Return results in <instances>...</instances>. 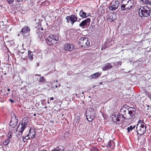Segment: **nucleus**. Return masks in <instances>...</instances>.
Listing matches in <instances>:
<instances>
[{"instance_id":"c756f323","label":"nucleus","mask_w":151,"mask_h":151,"mask_svg":"<svg viewBox=\"0 0 151 151\" xmlns=\"http://www.w3.org/2000/svg\"><path fill=\"white\" fill-rule=\"evenodd\" d=\"M10 4H12L14 0H6Z\"/></svg>"},{"instance_id":"58836bf2","label":"nucleus","mask_w":151,"mask_h":151,"mask_svg":"<svg viewBox=\"0 0 151 151\" xmlns=\"http://www.w3.org/2000/svg\"><path fill=\"white\" fill-rule=\"evenodd\" d=\"M50 100H53V99H54V98H53V97H51V98H50Z\"/></svg>"},{"instance_id":"603ef678","label":"nucleus","mask_w":151,"mask_h":151,"mask_svg":"<svg viewBox=\"0 0 151 151\" xmlns=\"http://www.w3.org/2000/svg\"><path fill=\"white\" fill-rule=\"evenodd\" d=\"M4 74H5V75H6V73H4Z\"/></svg>"},{"instance_id":"cd10ccee","label":"nucleus","mask_w":151,"mask_h":151,"mask_svg":"<svg viewBox=\"0 0 151 151\" xmlns=\"http://www.w3.org/2000/svg\"><path fill=\"white\" fill-rule=\"evenodd\" d=\"M135 126H134L132 127V126H130L129 127H128L127 129L128 132H129L130 131H132L133 129L134 128Z\"/></svg>"},{"instance_id":"8fccbe9b","label":"nucleus","mask_w":151,"mask_h":151,"mask_svg":"<svg viewBox=\"0 0 151 151\" xmlns=\"http://www.w3.org/2000/svg\"><path fill=\"white\" fill-rule=\"evenodd\" d=\"M8 93H6V95H8Z\"/></svg>"},{"instance_id":"393cba45","label":"nucleus","mask_w":151,"mask_h":151,"mask_svg":"<svg viewBox=\"0 0 151 151\" xmlns=\"http://www.w3.org/2000/svg\"><path fill=\"white\" fill-rule=\"evenodd\" d=\"M22 140L24 142H25L27 140L29 139H31V137H30L29 135L28 134L27 135L25 136L22 137Z\"/></svg>"},{"instance_id":"f257e3e1","label":"nucleus","mask_w":151,"mask_h":151,"mask_svg":"<svg viewBox=\"0 0 151 151\" xmlns=\"http://www.w3.org/2000/svg\"><path fill=\"white\" fill-rule=\"evenodd\" d=\"M120 111L123 113L124 114H114L111 116L112 121L116 124H119L122 123L124 119H131L136 114L135 108L130 107L126 104L122 107Z\"/></svg>"},{"instance_id":"dca6fc26","label":"nucleus","mask_w":151,"mask_h":151,"mask_svg":"<svg viewBox=\"0 0 151 151\" xmlns=\"http://www.w3.org/2000/svg\"><path fill=\"white\" fill-rule=\"evenodd\" d=\"M107 17V19L110 20L111 22L114 21L116 19V15L114 13H110Z\"/></svg>"},{"instance_id":"4468645a","label":"nucleus","mask_w":151,"mask_h":151,"mask_svg":"<svg viewBox=\"0 0 151 151\" xmlns=\"http://www.w3.org/2000/svg\"><path fill=\"white\" fill-rule=\"evenodd\" d=\"M20 129H19V128L17 129L16 131H17L18 130H19V132L17 133V136L18 138V139H20L21 137H22V133L24 130V127H20Z\"/></svg>"},{"instance_id":"49530a36","label":"nucleus","mask_w":151,"mask_h":151,"mask_svg":"<svg viewBox=\"0 0 151 151\" xmlns=\"http://www.w3.org/2000/svg\"><path fill=\"white\" fill-rule=\"evenodd\" d=\"M55 82H58V81H57V80H56V81H55Z\"/></svg>"},{"instance_id":"6ab92c4d","label":"nucleus","mask_w":151,"mask_h":151,"mask_svg":"<svg viewBox=\"0 0 151 151\" xmlns=\"http://www.w3.org/2000/svg\"><path fill=\"white\" fill-rule=\"evenodd\" d=\"M113 68L112 66L110 63H107L102 67V69L104 71H106Z\"/></svg>"},{"instance_id":"20e7f679","label":"nucleus","mask_w":151,"mask_h":151,"mask_svg":"<svg viewBox=\"0 0 151 151\" xmlns=\"http://www.w3.org/2000/svg\"><path fill=\"white\" fill-rule=\"evenodd\" d=\"M137 133L140 135L143 134L146 131L145 124L141 120H139L136 126Z\"/></svg>"},{"instance_id":"9b49d317","label":"nucleus","mask_w":151,"mask_h":151,"mask_svg":"<svg viewBox=\"0 0 151 151\" xmlns=\"http://www.w3.org/2000/svg\"><path fill=\"white\" fill-rule=\"evenodd\" d=\"M91 20L90 18H88L87 19L82 21L79 24V26L81 27L82 28H84V27L90 24Z\"/></svg>"},{"instance_id":"72a5a7b5","label":"nucleus","mask_w":151,"mask_h":151,"mask_svg":"<svg viewBox=\"0 0 151 151\" xmlns=\"http://www.w3.org/2000/svg\"><path fill=\"white\" fill-rule=\"evenodd\" d=\"M9 101H10L11 103H14V100H13L12 99H9Z\"/></svg>"},{"instance_id":"c85d7f7f","label":"nucleus","mask_w":151,"mask_h":151,"mask_svg":"<svg viewBox=\"0 0 151 151\" xmlns=\"http://www.w3.org/2000/svg\"><path fill=\"white\" fill-rule=\"evenodd\" d=\"M45 81V79L43 77H41L39 79V82H42Z\"/></svg>"},{"instance_id":"1a4fd4ad","label":"nucleus","mask_w":151,"mask_h":151,"mask_svg":"<svg viewBox=\"0 0 151 151\" xmlns=\"http://www.w3.org/2000/svg\"><path fill=\"white\" fill-rule=\"evenodd\" d=\"M65 19L68 23H70L72 25H73L74 23L77 21V17L75 15L72 14L70 16H67Z\"/></svg>"},{"instance_id":"a19ab883","label":"nucleus","mask_w":151,"mask_h":151,"mask_svg":"<svg viewBox=\"0 0 151 151\" xmlns=\"http://www.w3.org/2000/svg\"><path fill=\"white\" fill-rule=\"evenodd\" d=\"M37 66H39V63H37Z\"/></svg>"},{"instance_id":"ea45409f","label":"nucleus","mask_w":151,"mask_h":151,"mask_svg":"<svg viewBox=\"0 0 151 151\" xmlns=\"http://www.w3.org/2000/svg\"><path fill=\"white\" fill-rule=\"evenodd\" d=\"M55 87L56 88H58V86L57 85H55Z\"/></svg>"},{"instance_id":"f704fd0d","label":"nucleus","mask_w":151,"mask_h":151,"mask_svg":"<svg viewBox=\"0 0 151 151\" xmlns=\"http://www.w3.org/2000/svg\"><path fill=\"white\" fill-rule=\"evenodd\" d=\"M118 62V64L120 65H121L122 63V62L121 61H119Z\"/></svg>"},{"instance_id":"423d86ee","label":"nucleus","mask_w":151,"mask_h":151,"mask_svg":"<svg viewBox=\"0 0 151 151\" xmlns=\"http://www.w3.org/2000/svg\"><path fill=\"white\" fill-rule=\"evenodd\" d=\"M58 38L55 35H50L47 37L46 40L47 43L49 45H53L57 43Z\"/></svg>"},{"instance_id":"f03ea898","label":"nucleus","mask_w":151,"mask_h":151,"mask_svg":"<svg viewBox=\"0 0 151 151\" xmlns=\"http://www.w3.org/2000/svg\"><path fill=\"white\" fill-rule=\"evenodd\" d=\"M134 3V0H123L121 6V10L126 11H129L132 8Z\"/></svg>"},{"instance_id":"79ce46f5","label":"nucleus","mask_w":151,"mask_h":151,"mask_svg":"<svg viewBox=\"0 0 151 151\" xmlns=\"http://www.w3.org/2000/svg\"><path fill=\"white\" fill-rule=\"evenodd\" d=\"M41 151H47V150H41Z\"/></svg>"},{"instance_id":"37998d69","label":"nucleus","mask_w":151,"mask_h":151,"mask_svg":"<svg viewBox=\"0 0 151 151\" xmlns=\"http://www.w3.org/2000/svg\"><path fill=\"white\" fill-rule=\"evenodd\" d=\"M10 91V89L9 88L7 89V91Z\"/></svg>"},{"instance_id":"09e8293b","label":"nucleus","mask_w":151,"mask_h":151,"mask_svg":"<svg viewBox=\"0 0 151 151\" xmlns=\"http://www.w3.org/2000/svg\"><path fill=\"white\" fill-rule=\"evenodd\" d=\"M48 104L49 103V101H48Z\"/></svg>"},{"instance_id":"a18cd8bd","label":"nucleus","mask_w":151,"mask_h":151,"mask_svg":"<svg viewBox=\"0 0 151 151\" xmlns=\"http://www.w3.org/2000/svg\"><path fill=\"white\" fill-rule=\"evenodd\" d=\"M47 108V106H45L44 107V108Z\"/></svg>"},{"instance_id":"5fc2aeb1","label":"nucleus","mask_w":151,"mask_h":151,"mask_svg":"<svg viewBox=\"0 0 151 151\" xmlns=\"http://www.w3.org/2000/svg\"><path fill=\"white\" fill-rule=\"evenodd\" d=\"M39 76H40V75H39Z\"/></svg>"},{"instance_id":"de8ad7c7","label":"nucleus","mask_w":151,"mask_h":151,"mask_svg":"<svg viewBox=\"0 0 151 151\" xmlns=\"http://www.w3.org/2000/svg\"><path fill=\"white\" fill-rule=\"evenodd\" d=\"M36 115V114H34V116H35Z\"/></svg>"},{"instance_id":"7ed1b4c3","label":"nucleus","mask_w":151,"mask_h":151,"mask_svg":"<svg viewBox=\"0 0 151 151\" xmlns=\"http://www.w3.org/2000/svg\"><path fill=\"white\" fill-rule=\"evenodd\" d=\"M150 10L147 6H141L139 9V16L143 19V18L148 17L150 16Z\"/></svg>"},{"instance_id":"412c9836","label":"nucleus","mask_w":151,"mask_h":151,"mask_svg":"<svg viewBox=\"0 0 151 151\" xmlns=\"http://www.w3.org/2000/svg\"><path fill=\"white\" fill-rule=\"evenodd\" d=\"M101 75V73L99 72L96 73L92 74L90 77L92 78H98Z\"/></svg>"},{"instance_id":"ddd939ff","label":"nucleus","mask_w":151,"mask_h":151,"mask_svg":"<svg viewBox=\"0 0 151 151\" xmlns=\"http://www.w3.org/2000/svg\"><path fill=\"white\" fill-rule=\"evenodd\" d=\"M29 120L28 118L27 117L24 118L22 120V122L21 123V125H20V124L18 125L17 128V130L20 127H24V129L26 128V126L27 125L28 123Z\"/></svg>"},{"instance_id":"a878e982","label":"nucleus","mask_w":151,"mask_h":151,"mask_svg":"<svg viewBox=\"0 0 151 151\" xmlns=\"http://www.w3.org/2000/svg\"><path fill=\"white\" fill-rule=\"evenodd\" d=\"M10 137H9V138H8L7 139H5V140L4 141L3 144L4 145H8L10 142Z\"/></svg>"},{"instance_id":"4c0bfd02","label":"nucleus","mask_w":151,"mask_h":151,"mask_svg":"<svg viewBox=\"0 0 151 151\" xmlns=\"http://www.w3.org/2000/svg\"><path fill=\"white\" fill-rule=\"evenodd\" d=\"M17 1L18 2H21V1H23V0H17Z\"/></svg>"},{"instance_id":"e433bc0d","label":"nucleus","mask_w":151,"mask_h":151,"mask_svg":"<svg viewBox=\"0 0 151 151\" xmlns=\"http://www.w3.org/2000/svg\"><path fill=\"white\" fill-rule=\"evenodd\" d=\"M89 16H90V13H88V14H86V17H87Z\"/></svg>"},{"instance_id":"0eeeda50","label":"nucleus","mask_w":151,"mask_h":151,"mask_svg":"<svg viewBox=\"0 0 151 151\" xmlns=\"http://www.w3.org/2000/svg\"><path fill=\"white\" fill-rule=\"evenodd\" d=\"M11 115V119L9 125L12 128H15L17 124L18 118L14 112L12 113Z\"/></svg>"},{"instance_id":"6e6552de","label":"nucleus","mask_w":151,"mask_h":151,"mask_svg":"<svg viewBox=\"0 0 151 151\" xmlns=\"http://www.w3.org/2000/svg\"><path fill=\"white\" fill-rule=\"evenodd\" d=\"M79 44L82 47H86L90 45V42L87 37H82L79 40Z\"/></svg>"},{"instance_id":"5701e85b","label":"nucleus","mask_w":151,"mask_h":151,"mask_svg":"<svg viewBox=\"0 0 151 151\" xmlns=\"http://www.w3.org/2000/svg\"><path fill=\"white\" fill-rule=\"evenodd\" d=\"M28 57L30 60H32L33 59V56L34 55L33 52L30 51H28Z\"/></svg>"},{"instance_id":"c9c22d12","label":"nucleus","mask_w":151,"mask_h":151,"mask_svg":"<svg viewBox=\"0 0 151 151\" xmlns=\"http://www.w3.org/2000/svg\"><path fill=\"white\" fill-rule=\"evenodd\" d=\"M57 85H58V87H59L60 86V83H58Z\"/></svg>"},{"instance_id":"473e14b6","label":"nucleus","mask_w":151,"mask_h":151,"mask_svg":"<svg viewBox=\"0 0 151 151\" xmlns=\"http://www.w3.org/2000/svg\"><path fill=\"white\" fill-rule=\"evenodd\" d=\"M118 62H115L114 64H115V66H117L118 65Z\"/></svg>"},{"instance_id":"a211bd4d","label":"nucleus","mask_w":151,"mask_h":151,"mask_svg":"<svg viewBox=\"0 0 151 151\" xmlns=\"http://www.w3.org/2000/svg\"><path fill=\"white\" fill-rule=\"evenodd\" d=\"M36 132L35 130L32 129H30L29 130L28 135H29L31 139H33L34 138Z\"/></svg>"},{"instance_id":"bb28decb","label":"nucleus","mask_w":151,"mask_h":151,"mask_svg":"<svg viewBox=\"0 0 151 151\" xmlns=\"http://www.w3.org/2000/svg\"><path fill=\"white\" fill-rule=\"evenodd\" d=\"M114 142L113 140H110L108 142L107 145H106L108 147H110L112 145V144H114Z\"/></svg>"},{"instance_id":"2f4dec72","label":"nucleus","mask_w":151,"mask_h":151,"mask_svg":"<svg viewBox=\"0 0 151 151\" xmlns=\"http://www.w3.org/2000/svg\"><path fill=\"white\" fill-rule=\"evenodd\" d=\"M0 25L3 26L4 25L3 21L0 22Z\"/></svg>"},{"instance_id":"c03bdc74","label":"nucleus","mask_w":151,"mask_h":151,"mask_svg":"<svg viewBox=\"0 0 151 151\" xmlns=\"http://www.w3.org/2000/svg\"><path fill=\"white\" fill-rule=\"evenodd\" d=\"M9 137H10V139L11 138V135H9V136L8 137V138H9Z\"/></svg>"},{"instance_id":"4be33fe9","label":"nucleus","mask_w":151,"mask_h":151,"mask_svg":"<svg viewBox=\"0 0 151 151\" xmlns=\"http://www.w3.org/2000/svg\"><path fill=\"white\" fill-rule=\"evenodd\" d=\"M80 16L83 18H86V14L83 10L80 11L79 12Z\"/></svg>"},{"instance_id":"39448f33","label":"nucleus","mask_w":151,"mask_h":151,"mask_svg":"<svg viewBox=\"0 0 151 151\" xmlns=\"http://www.w3.org/2000/svg\"><path fill=\"white\" fill-rule=\"evenodd\" d=\"M86 116L87 120L89 122L93 121L94 119L96 114L95 110L93 109L90 108L88 109L86 111Z\"/></svg>"},{"instance_id":"f3484780","label":"nucleus","mask_w":151,"mask_h":151,"mask_svg":"<svg viewBox=\"0 0 151 151\" xmlns=\"http://www.w3.org/2000/svg\"><path fill=\"white\" fill-rule=\"evenodd\" d=\"M43 30V28L42 27L41 28H39L36 30V33L40 37H42L44 36V34L42 32Z\"/></svg>"},{"instance_id":"9d476101","label":"nucleus","mask_w":151,"mask_h":151,"mask_svg":"<svg viewBox=\"0 0 151 151\" xmlns=\"http://www.w3.org/2000/svg\"><path fill=\"white\" fill-rule=\"evenodd\" d=\"M109 9L111 10L114 11L117 9L119 6V2L118 1H113L110 3Z\"/></svg>"},{"instance_id":"b1692460","label":"nucleus","mask_w":151,"mask_h":151,"mask_svg":"<svg viewBox=\"0 0 151 151\" xmlns=\"http://www.w3.org/2000/svg\"><path fill=\"white\" fill-rule=\"evenodd\" d=\"M142 3L146 4L151 5V0H140Z\"/></svg>"},{"instance_id":"864d4df0","label":"nucleus","mask_w":151,"mask_h":151,"mask_svg":"<svg viewBox=\"0 0 151 151\" xmlns=\"http://www.w3.org/2000/svg\"><path fill=\"white\" fill-rule=\"evenodd\" d=\"M100 139V140H101V139L100 138V139Z\"/></svg>"},{"instance_id":"aec40b11","label":"nucleus","mask_w":151,"mask_h":151,"mask_svg":"<svg viewBox=\"0 0 151 151\" xmlns=\"http://www.w3.org/2000/svg\"><path fill=\"white\" fill-rule=\"evenodd\" d=\"M64 149V147L62 146H59L51 151H63Z\"/></svg>"},{"instance_id":"2eb2a0df","label":"nucleus","mask_w":151,"mask_h":151,"mask_svg":"<svg viewBox=\"0 0 151 151\" xmlns=\"http://www.w3.org/2000/svg\"><path fill=\"white\" fill-rule=\"evenodd\" d=\"M74 46L71 44L67 43L65 45L64 49L66 50L72 51L74 49Z\"/></svg>"},{"instance_id":"7c9ffc66","label":"nucleus","mask_w":151,"mask_h":151,"mask_svg":"<svg viewBox=\"0 0 151 151\" xmlns=\"http://www.w3.org/2000/svg\"><path fill=\"white\" fill-rule=\"evenodd\" d=\"M147 95L148 97L151 100V95L150 93H148L147 94Z\"/></svg>"},{"instance_id":"3c124183","label":"nucleus","mask_w":151,"mask_h":151,"mask_svg":"<svg viewBox=\"0 0 151 151\" xmlns=\"http://www.w3.org/2000/svg\"><path fill=\"white\" fill-rule=\"evenodd\" d=\"M83 93H84V92H82V93L83 94Z\"/></svg>"},{"instance_id":"f8f14e48","label":"nucleus","mask_w":151,"mask_h":151,"mask_svg":"<svg viewBox=\"0 0 151 151\" xmlns=\"http://www.w3.org/2000/svg\"><path fill=\"white\" fill-rule=\"evenodd\" d=\"M30 29L28 26H24L22 29L20 33L24 36L25 34H29Z\"/></svg>"}]
</instances>
